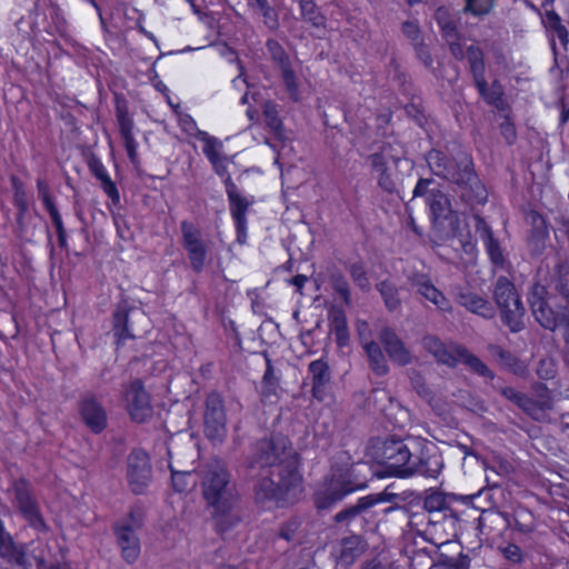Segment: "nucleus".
Masks as SVG:
<instances>
[{
    "label": "nucleus",
    "instance_id": "nucleus-1",
    "mask_svg": "<svg viewBox=\"0 0 569 569\" xmlns=\"http://www.w3.org/2000/svg\"><path fill=\"white\" fill-rule=\"evenodd\" d=\"M300 456L288 437L277 433L256 441L246 460L247 477L256 480L254 500L261 506L286 507L303 491Z\"/></svg>",
    "mask_w": 569,
    "mask_h": 569
},
{
    "label": "nucleus",
    "instance_id": "nucleus-2",
    "mask_svg": "<svg viewBox=\"0 0 569 569\" xmlns=\"http://www.w3.org/2000/svg\"><path fill=\"white\" fill-rule=\"evenodd\" d=\"M369 449L371 457L385 469L381 476L435 479L445 466L439 447L423 438L377 437L370 440Z\"/></svg>",
    "mask_w": 569,
    "mask_h": 569
},
{
    "label": "nucleus",
    "instance_id": "nucleus-3",
    "mask_svg": "<svg viewBox=\"0 0 569 569\" xmlns=\"http://www.w3.org/2000/svg\"><path fill=\"white\" fill-rule=\"evenodd\" d=\"M527 301L535 320L545 330L561 329V338L569 349V261L561 257L548 267L545 283L533 282Z\"/></svg>",
    "mask_w": 569,
    "mask_h": 569
},
{
    "label": "nucleus",
    "instance_id": "nucleus-4",
    "mask_svg": "<svg viewBox=\"0 0 569 569\" xmlns=\"http://www.w3.org/2000/svg\"><path fill=\"white\" fill-rule=\"evenodd\" d=\"M426 160L433 174L457 186L456 191L463 202L470 206L487 202L488 191L475 170L471 156L461 152L449 158L442 151L432 149Z\"/></svg>",
    "mask_w": 569,
    "mask_h": 569
},
{
    "label": "nucleus",
    "instance_id": "nucleus-5",
    "mask_svg": "<svg viewBox=\"0 0 569 569\" xmlns=\"http://www.w3.org/2000/svg\"><path fill=\"white\" fill-rule=\"evenodd\" d=\"M202 496L211 507L236 505L238 492L224 461L212 459L200 469Z\"/></svg>",
    "mask_w": 569,
    "mask_h": 569
},
{
    "label": "nucleus",
    "instance_id": "nucleus-6",
    "mask_svg": "<svg viewBox=\"0 0 569 569\" xmlns=\"http://www.w3.org/2000/svg\"><path fill=\"white\" fill-rule=\"evenodd\" d=\"M430 210L432 229L437 237L441 240L460 238L459 242L466 253L475 250V243L470 239H462L460 229V218L457 211L452 210L448 196L440 190L436 192L433 198L427 203Z\"/></svg>",
    "mask_w": 569,
    "mask_h": 569
},
{
    "label": "nucleus",
    "instance_id": "nucleus-7",
    "mask_svg": "<svg viewBox=\"0 0 569 569\" xmlns=\"http://www.w3.org/2000/svg\"><path fill=\"white\" fill-rule=\"evenodd\" d=\"M492 297L500 311L501 322L511 332H519L525 328L523 317L526 308L515 284L505 276L497 278Z\"/></svg>",
    "mask_w": 569,
    "mask_h": 569
},
{
    "label": "nucleus",
    "instance_id": "nucleus-8",
    "mask_svg": "<svg viewBox=\"0 0 569 569\" xmlns=\"http://www.w3.org/2000/svg\"><path fill=\"white\" fill-rule=\"evenodd\" d=\"M147 315L138 307L121 300L112 313V332L118 345L141 337L148 329Z\"/></svg>",
    "mask_w": 569,
    "mask_h": 569
},
{
    "label": "nucleus",
    "instance_id": "nucleus-9",
    "mask_svg": "<svg viewBox=\"0 0 569 569\" xmlns=\"http://www.w3.org/2000/svg\"><path fill=\"white\" fill-rule=\"evenodd\" d=\"M13 505L28 525L39 532H48L49 526L42 517L31 485L24 478H20L13 482Z\"/></svg>",
    "mask_w": 569,
    "mask_h": 569
},
{
    "label": "nucleus",
    "instance_id": "nucleus-10",
    "mask_svg": "<svg viewBox=\"0 0 569 569\" xmlns=\"http://www.w3.org/2000/svg\"><path fill=\"white\" fill-rule=\"evenodd\" d=\"M141 527L142 519L133 510L129 512L128 518L117 521L112 527L122 558L128 563H133L140 555V540L137 530Z\"/></svg>",
    "mask_w": 569,
    "mask_h": 569
},
{
    "label": "nucleus",
    "instance_id": "nucleus-11",
    "mask_svg": "<svg viewBox=\"0 0 569 569\" xmlns=\"http://www.w3.org/2000/svg\"><path fill=\"white\" fill-rule=\"evenodd\" d=\"M203 433L211 442H222L227 436V415L220 393L212 391L204 400Z\"/></svg>",
    "mask_w": 569,
    "mask_h": 569
},
{
    "label": "nucleus",
    "instance_id": "nucleus-12",
    "mask_svg": "<svg viewBox=\"0 0 569 569\" xmlns=\"http://www.w3.org/2000/svg\"><path fill=\"white\" fill-rule=\"evenodd\" d=\"M181 244L188 253L191 269L200 273L206 264L208 243L202 239V233L192 222L183 220L180 223Z\"/></svg>",
    "mask_w": 569,
    "mask_h": 569
},
{
    "label": "nucleus",
    "instance_id": "nucleus-13",
    "mask_svg": "<svg viewBox=\"0 0 569 569\" xmlns=\"http://www.w3.org/2000/svg\"><path fill=\"white\" fill-rule=\"evenodd\" d=\"M127 478L133 493L144 492L152 479V468L148 453L133 449L127 458Z\"/></svg>",
    "mask_w": 569,
    "mask_h": 569
},
{
    "label": "nucleus",
    "instance_id": "nucleus-14",
    "mask_svg": "<svg viewBox=\"0 0 569 569\" xmlns=\"http://www.w3.org/2000/svg\"><path fill=\"white\" fill-rule=\"evenodd\" d=\"M123 400L130 418L143 423L152 417L150 396L140 379L132 380L124 389Z\"/></svg>",
    "mask_w": 569,
    "mask_h": 569
},
{
    "label": "nucleus",
    "instance_id": "nucleus-15",
    "mask_svg": "<svg viewBox=\"0 0 569 569\" xmlns=\"http://www.w3.org/2000/svg\"><path fill=\"white\" fill-rule=\"evenodd\" d=\"M78 411L84 426L94 435H100L108 427V413L101 399L93 392H84L79 402Z\"/></svg>",
    "mask_w": 569,
    "mask_h": 569
},
{
    "label": "nucleus",
    "instance_id": "nucleus-16",
    "mask_svg": "<svg viewBox=\"0 0 569 569\" xmlns=\"http://www.w3.org/2000/svg\"><path fill=\"white\" fill-rule=\"evenodd\" d=\"M379 340L393 363L405 367L412 362L413 356L392 328L383 327L380 330Z\"/></svg>",
    "mask_w": 569,
    "mask_h": 569
},
{
    "label": "nucleus",
    "instance_id": "nucleus-17",
    "mask_svg": "<svg viewBox=\"0 0 569 569\" xmlns=\"http://www.w3.org/2000/svg\"><path fill=\"white\" fill-rule=\"evenodd\" d=\"M528 220L531 229L527 237V247L531 257H540L545 252L549 239L547 220L533 210L528 213Z\"/></svg>",
    "mask_w": 569,
    "mask_h": 569
},
{
    "label": "nucleus",
    "instance_id": "nucleus-18",
    "mask_svg": "<svg viewBox=\"0 0 569 569\" xmlns=\"http://www.w3.org/2000/svg\"><path fill=\"white\" fill-rule=\"evenodd\" d=\"M224 186L230 203V212L236 222L238 240L242 242L241 238L246 237V214L248 211L249 202L239 193L237 186L234 184L230 177H227V179H224Z\"/></svg>",
    "mask_w": 569,
    "mask_h": 569
},
{
    "label": "nucleus",
    "instance_id": "nucleus-19",
    "mask_svg": "<svg viewBox=\"0 0 569 569\" xmlns=\"http://www.w3.org/2000/svg\"><path fill=\"white\" fill-rule=\"evenodd\" d=\"M355 490L356 487L345 488L339 483L325 479L322 488L318 489L313 495L315 507L319 511L328 510Z\"/></svg>",
    "mask_w": 569,
    "mask_h": 569
},
{
    "label": "nucleus",
    "instance_id": "nucleus-20",
    "mask_svg": "<svg viewBox=\"0 0 569 569\" xmlns=\"http://www.w3.org/2000/svg\"><path fill=\"white\" fill-rule=\"evenodd\" d=\"M353 461L348 451H338L332 457L330 475L326 477L327 480L341 485L345 488L356 487L362 488L363 486L355 485L352 481L351 468Z\"/></svg>",
    "mask_w": 569,
    "mask_h": 569
},
{
    "label": "nucleus",
    "instance_id": "nucleus-21",
    "mask_svg": "<svg viewBox=\"0 0 569 569\" xmlns=\"http://www.w3.org/2000/svg\"><path fill=\"white\" fill-rule=\"evenodd\" d=\"M423 349L429 352L439 363L455 368L458 363V356L455 346H446L437 336L426 335L421 340Z\"/></svg>",
    "mask_w": 569,
    "mask_h": 569
},
{
    "label": "nucleus",
    "instance_id": "nucleus-22",
    "mask_svg": "<svg viewBox=\"0 0 569 569\" xmlns=\"http://www.w3.org/2000/svg\"><path fill=\"white\" fill-rule=\"evenodd\" d=\"M488 350L503 369L520 378H526L528 376V366L513 352L503 349L499 345H489Z\"/></svg>",
    "mask_w": 569,
    "mask_h": 569
},
{
    "label": "nucleus",
    "instance_id": "nucleus-23",
    "mask_svg": "<svg viewBox=\"0 0 569 569\" xmlns=\"http://www.w3.org/2000/svg\"><path fill=\"white\" fill-rule=\"evenodd\" d=\"M457 302L485 319H492L496 316V308L491 302L477 293L461 291L457 295Z\"/></svg>",
    "mask_w": 569,
    "mask_h": 569
},
{
    "label": "nucleus",
    "instance_id": "nucleus-24",
    "mask_svg": "<svg viewBox=\"0 0 569 569\" xmlns=\"http://www.w3.org/2000/svg\"><path fill=\"white\" fill-rule=\"evenodd\" d=\"M373 152L367 157L369 163L381 162L389 164L392 162L395 167H398L402 161L401 146L398 142L380 141L375 142L371 147Z\"/></svg>",
    "mask_w": 569,
    "mask_h": 569
},
{
    "label": "nucleus",
    "instance_id": "nucleus-25",
    "mask_svg": "<svg viewBox=\"0 0 569 569\" xmlns=\"http://www.w3.org/2000/svg\"><path fill=\"white\" fill-rule=\"evenodd\" d=\"M211 508L213 526L220 536H224L241 522V517L236 509V505L228 507L216 506Z\"/></svg>",
    "mask_w": 569,
    "mask_h": 569
},
{
    "label": "nucleus",
    "instance_id": "nucleus-26",
    "mask_svg": "<svg viewBox=\"0 0 569 569\" xmlns=\"http://www.w3.org/2000/svg\"><path fill=\"white\" fill-rule=\"evenodd\" d=\"M117 121L119 124L120 134L123 139L124 148L131 162L137 160V143L132 134L133 122L129 118L128 111L124 107L117 106L116 109Z\"/></svg>",
    "mask_w": 569,
    "mask_h": 569
},
{
    "label": "nucleus",
    "instance_id": "nucleus-27",
    "mask_svg": "<svg viewBox=\"0 0 569 569\" xmlns=\"http://www.w3.org/2000/svg\"><path fill=\"white\" fill-rule=\"evenodd\" d=\"M455 351L458 356V361L461 360L472 372L490 380L495 379V372L489 369V367L479 357L471 353L466 347L456 345Z\"/></svg>",
    "mask_w": 569,
    "mask_h": 569
},
{
    "label": "nucleus",
    "instance_id": "nucleus-28",
    "mask_svg": "<svg viewBox=\"0 0 569 569\" xmlns=\"http://www.w3.org/2000/svg\"><path fill=\"white\" fill-rule=\"evenodd\" d=\"M371 172L375 174L377 179L378 187L388 194H399L400 191L398 189V181L391 171L389 164L376 162L370 163Z\"/></svg>",
    "mask_w": 569,
    "mask_h": 569
},
{
    "label": "nucleus",
    "instance_id": "nucleus-29",
    "mask_svg": "<svg viewBox=\"0 0 569 569\" xmlns=\"http://www.w3.org/2000/svg\"><path fill=\"white\" fill-rule=\"evenodd\" d=\"M376 289L380 293L383 305L389 312H395L401 309V288L397 287L395 282L389 279L382 280L376 284Z\"/></svg>",
    "mask_w": 569,
    "mask_h": 569
},
{
    "label": "nucleus",
    "instance_id": "nucleus-30",
    "mask_svg": "<svg viewBox=\"0 0 569 569\" xmlns=\"http://www.w3.org/2000/svg\"><path fill=\"white\" fill-rule=\"evenodd\" d=\"M309 372L312 377L313 396L319 397L331 379L329 365L323 359L315 360L309 365Z\"/></svg>",
    "mask_w": 569,
    "mask_h": 569
},
{
    "label": "nucleus",
    "instance_id": "nucleus-31",
    "mask_svg": "<svg viewBox=\"0 0 569 569\" xmlns=\"http://www.w3.org/2000/svg\"><path fill=\"white\" fill-rule=\"evenodd\" d=\"M301 19L316 29H326L327 18L313 0H298Z\"/></svg>",
    "mask_w": 569,
    "mask_h": 569
},
{
    "label": "nucleus",
    "instance_id": "nucleus-32",
    "mask_svg": "<svg viewBox=\"0 0 569 569\" xmlns=\"http://www.w3.org/2000/svg\"><path fill=\"white\" fill-rule=\"evenodd\" d=\"M542 23L547 31L557 37L562 48L567 50L569 43V31L562 23L560 16L553 10H547L542 18Z\"/></svg>",
    "mask_w": 569,
    "mask_h": 569
},
{
    "label": "nucleus",
    "instance_id": "nucleus-33",
    "mask_svg": "<svg viewBox=\"0 0 569 569\" xmlns=\"http://www.w3.org/2000/svg\"><path fill=\"white\" fill-rule=\"evenodd\" d=\"M473 498V496H458L455 493H441V492H431L425 498L423 508L429 511H441L448 508V501L452 500H461L463 502H468Z\"/></svg>",
    "mask_w": 569,
    "mask_h": 569
},
{
    "label": "nucleus",
    "instance_id": "nucleus-34",
    "mask_svg": "<svg viewBox=\"0 0 569 569\" xmlns=\"http://www.w3.org/2000/svg\"><path fill=\"white\" fill-rule=\"evenodd\" d=\"M433 17L446 40L460 38L456 20L446 7L437 8Z\"/></svg>",
    "mask_w": 569,
    "mask_h": 569
},
{
    "label": "nucleus",
    "instance_id": "nucleus-35",
    "mask_svg": "<svg viewBox=\"0 0 569 569\" xmlns=\"http://www.w3.org/2000/svg\"><path fill=\"white\" fill-rule=\"evenodd\" d=\"M262 356L266 359V371L261 381V396L262 398L268 399L272 396H277L280 379L278 376H276L274 368L269 357V353L267 351H263Z\"/></svg>",
    "mask_w": 569,
    "mask_h": 569
},
{
    "label": "nucleus",
    "instance_id": "nucleus-36",
    "mask_svg": "<svg viewBox=\"0 0 569 569\" xmlns=\"http://www.w3.org/2000/svg\"><path fill=\"white\" fill-rule=\"evenodd\" d=\"M466 58L469 62L470 72L473 78V82H482V77H485L486 64H485V54L480 47L478 46H469L466 49Z\"/></svg>",
    "mask_w": 569,
    "mask_h": 569
},
{
    "label": "nucleus",
    "instance_id": "nucleus-37",
    "mask_svg": "<svg viewBox=\"0 0 569 569\" xmlns=\"http://www.w3.org/2000/svg\"><path fill=\"white\" fill-rule=\"evenodd\" d=\"M363 348L369 358L371 370L377 376H386L389 371V367L380 346L375 341H369Z\"/></svg>",
    "mask_w": 569,
    "mask_h": 569
},
{
    "label": "nucleus",
    "instance_id": "nucleus-38",
    "mask_svg": "<svg viewBox=\"0 0 569 569\" xmlns=\"http://www.w3.org/2000/svg\"><path fill=\"white\" fill-rule=\"evenodd\" d=\"M375 500L376 499H373L372 496L362 497L358 500L356 505L347 507L343 510L339 511L333 519L337 523L348 525L360 513L371 508L375 505Z\"/></svg>",
    "mask_w": 569,
    "mask_h": 569
},
{
    "label": "nucleus",
    "instance_id": "nucleus-39",
    "mask_svg": "<svg viewBox=\"0 0 569 569\" xmlns=\"http://www.w3.org/2000/svg\"><path fill=\"white\" fill-rule=\"evenodd\" d=\"M506 519L508 526L513 527L517 531L521 533H531L535 530V522L532 519V513L527 509H520L512 517V522L510 520V515L502 513Z\"/></svg>",
    "mask_w": 569,
    "mask_h": 569
},
{
    "label": "nucleus",
    "instance_id": "nucleus-40",
    "mask_svg": "<svg viewBox=\"0 0 569 569\" xmlns=\"http://www.w3.org/2000/svg\"><path fill=\"white\" fill-rule=\"evenodd\" d=\"M478 89L481 98L490 106L499 107V103L502 101V88L500 83L495 80L491 83V87H488V82L485 77H482V82H473Z\"/></svg>",
    "mask_w": 569,
    "mask_h": 569
},
{
    "label": "nucleus",
    "instance_id": "nucleus-41",
    "mask_svg": "<svg viewBox=\"0 0 569 569\" xmlns=\"http://www.w3.org/2000/svg\"><path fill=\"white\" fill-rule=\"evenodd\" d=\"M332 331L336 336V341L339 347H345L349 342V331L347 326V318L342 310H335L331 313Z\"/></svg>",
    "mask_w": 569,
    "mask_h": 569
},
{
    "label": "nucleus",
    "instance_id": "nucleus-42",
    "mask_svg": "<svg viewBox=\"0 0 569 569\" xmlns=\"http://www.w3.org/2000/svg\"><path fill=\"white\" fill-rule=\"evenodd\" d=\"M0 558L7 561V566L19 567V568H30L32 567L29 561L27 553L24 551L23 546H17L14 542L8 548L6 555H1Z\"/></svg>",
    "mask_w": 569,
    "mask_h": 569
},
{
    "label": "nucleus",
    "instance_id": "nucleus-43",
    "mask_svg": "<svg viewBox=\"0 0 569 569\" xmlns=\"http://www.w3.org/2000/svg\"><path fill=\"white\" fill-rule=\"evenodd\" d=\"M263 118L267 126L274 133V136L281 139L283 137V126L281 119L279 118L277 106L273 102H264Z\"/></svg>",
    "mask_w": 569,
    "mask_h": 569
},
{
    "label": "nucleus",
    "instance_id": "nucleus-44",
    "mask_svg": "<svg viewBox=\"0 0 569 569\" xmlns=\"http://www.w3.org/2000/svg\"><path fill=\"white\" fill-rule=\"evenodd\" d=\"M193 137L204 142L203 153L209 161L221 156L220 151L222 149V142L218 138L209 136L202 130H197V132L193 133Z\"/></svg>",
    "mask_w": 569,
    "mask_h": 569
},
{
    "label": "nucleus",
    "instance_id": "nucleus-45",
    "mask_svg": "<svg viewBox=\"0 0 569 569\" xmlns=\"http://www.w3.org/2000/svg\"><path fill=\"white\" fill-rule=\"evenodd\" d=\"M518 408L537 422L543 421L546 418V413L548 412V410L546 408H542L536 399L527 396L526 393L523 395L522 400L518 405Z\"/></svg>",
    "mask_w": 569,
    "mask_h": 569
},
{
    "label": "nucleus",
    "instance_id": "nucleus-46",
    "mask_svg": "<svg viewBox=\"0 0 569 569\" xmlns=\"http://www.w3.org/2000/svg\"><path fill=\"white\" fill-rule=\"evenodd\" d=\"M409 379L411 387L418 393L419 397L427 401H431L433 399V391L429 388V386L426 382V379L423 378L420 371L411 369L409 371Z\"/></svg>",
    "mask_w": 569,
    "mask_h": 569
},
{
    "label": "nucleus",
    "instance_id": "nucleus-47",
    "mask_svg": "<svg viewBox=\"0 0 569 569\" xmlns=\"http://www.w3.org/2000/svg\"><path fill=\"white\" fill-rule=\"evenodd\" d=\"M487 253L490 258L491 263L497 268H505L507 262L506 257L503 254V250L500 246L498 239L493 237L483 241Z\"/></svg>",
    "mask_w": 569,
    "mask_h": 569
},
{
    "label": "nucleus",
    "instance_id": "nucleus-48",
    "mask_svg": "<svg viewBox=\"0 0 569 569\" xmlns=\"http://www.w3.org/2000/svg\"><path fill=\"white\" fill-rule=\"evenodd\" d=\"M436 182L431 178H420L412 191V199L415 198H425L426 202L430 201V198H433L436 192H440L438 188L435 187Z\"/></svg>",
    "mask_w": 569,
    "mask_h": 569
},
{
    "label": "nucleus",
    "instance_id": "nucleus-49",
    "mask_svg": "<svg viewBox=\"0 0 569 569\" xmlns=\"http://www.w3.org/2000/svg\"><path fill=\"white\" fill-rule=\"evenodd\" d=\"M169 468L171 470V482L174 491L180 493L187 492L194 486L196 481L192 479L191 472L176 471L170 465Z\"/></svg>",
    "mask_w": 569,
    "mask_h": 569
},
{
    "label": "nucleus",
    "instance_id": "nucleus-50",
    "mask_svg": "<svg viewBox=\"0 0 569 569\" xmlns=\"http://www.w3.org/2000/svg\"><path fill=\"white\" fill-rule=\"evenodd\" d=\"M353 282L365 292L370 290V282L362 262H355L348 267Z\"/></svg>",
    "mask_w": 569,
    "mask_h": 569
},
{
    "label": "nucleus",
    "instance_id": "nucleus-51",
    "mask_svg": "<svg viewBox=\"0 0 569 569\" xmlns=\"http://www.w3.org/2000/svg\"><path fill=\"white\" fill-rule=\"evenodd\" d=\"M495 1L496 0H466L463 12L471 13L476 17L486 16L492 10Z\"/></svg>",
    "mask_w": 569,
    "mask_h": 569
},
{
    "label": "nucleus",
    "instance_id": "nucleus-52",
    "mask_svg": "<svg viewBox=\"0 0 569 569\" xmlns=\"http://www.w3.org/2000/svg\"><path fill=\"white\" fill-rule=\"evenodd\" d=\"M531 390L533 396L542 408H546L548 411L553 408V400L551 396L550 389L542 382H535L531 386Z\"/></svg>",
    "mask_w": 569,
    "mask_h": 569
},
{
    "label": "nucleus",
    "instance_id": "nucleus-53",
    "mask_svg": "<svg viewBox=\"0 0 569 569\" xmlns=\"http://www.w3.org/2000/svg\"><path fill=\"white\" fill-rule=\"evenodd\" d=\"M11 188L13 190L14 207H29V198L24 189V183L17 177H10Z\"/></svg>",
    "mask_w": 569,
    "mask_h": 569
},
{
    "label": "nucleus",
    "instance_id": "nucleus-54",
    "mask_svg": "<svg viewBox=\"0 0 569 569\" xmlns=\"http://www.w3.org/2000/svg\"><path fill=\"white\" fill-rule=\"evenodd\" d=\"M332 289L338 293L346 305H350V289L349 283L343 274L332 273L330 277Z\"/></svg>",
    "mask_w": 569,
    "mask_h": 569
},
{
    "label": "nucleus",
    "instance_id": "nucleus-55",
    "mask_svg": "<svg viewBox=\"0 0 569 569\" xmlns=\"http://www.w3.org/2000/svg\"><path fill=\"white\" fill-rule=\"evenodd\" d=\"M419 295L423 296L427 300L431 301L440 310H447L449 308L448 299L432 283L425 288V290L419 292Z\"/></svg>",
    "mask_w": 569,
    "mask_h": 569
},
{
    "label": "nucleus",
    "instance_id": "nucleus-56",
    "mask_svg": "<svg viewBox=\"0 0 569 569\" xmlns=\"http://www.w3.org/2000/svg\"><path fill=\"white\" fill-rule=\"evenodd\" d=\"M401 32L411 41L412 47H415L417 42L423 41L421 38V29L417 20L403 21L401 23Z\"/></svg>",
    "mask_w": 569,
    "mask_h": 569
},
{
    "label": "nucleus",
    "instance_id": "nucleus-57",
    "mask_svg": "<svg viewBox=\"0 0 569 569\" xmlns=\"http://www.w3.org/2000/svg\"><path fill=\"white\" fill-rule=\"evenodd\" d=\"M536 373L542 380L553 379L557 375L556 361L552 358L540 359L536 369Z\"/></svg>",
    "mask_w": 569,
    "mask_h": 569
},
{
    "label": "nucleus",
    "instance_id": "nucleus-58",
    "mask_svg": "<svg viewBox=\"0 0 569 569\" xmlns=\"http://www.w3.org/2000/svg\"><path fill=\"white\" fill-rule=\"evenodd\" d=\"M267 49L271 54L273 61H276L281 68L289 66V57L282 46L276 40L267 41Z\"/></svg>",
    "mask_w": 569,
    "mask_h": 569
},
{
    "label": "nucleus",
    "instance_id": "nucleus-59",
    "mask_svg": "<svg viewBox=\"0 0 569 569\" xmlns=\"http://www.w3.org/2000/svg\"><path fill=\"white\" fill-rule=\"evenodd\" d=\"M346 120L347 114L339 107H332L330 108L329 113H323V123L326 127L338 129L340 127V123Z\"/></svg>",
    "mask_w": 569,
    "mask_h": 569
},
{
    "label": "nucleus",
    "instance_id": "nucleus-60",
    "mask_svg": "<svg viewBox=\"0 0 569 569\" xmlns=\"http://www.w3.org/2000/svg\"><path fill=\"white\" fill-rule=\"evenodd\" d=\"M417 59L429 70H432L433 59L428 46L422 42H417L413 47Z\"/></svg>",
    "mask_w": 569,
    "mask_h": 569
},
{
    "label": "nucleus",
    "instance_id": "nucleus-61",
    "mask_svg": "<svg viewBox=\"0 0 569 569\" xmlns=\"http://www.w3.org/2000/svg\"><path fill=\"white\" fill-rule=\"evenodd\" d=\"M405 112L408 118L412 119L418 126L422 127L426 121L423 108L420 103L410 102L405 106Z\"/></svg>",
    "mask_w": 569,
    "mask_h": 569
},
{
    "label": "nucleus",
    "instance_id": "nucleus-62",
    "mask_svg": "<svg viewBox=\"0 0 569 569\" xmlns=\"http://www.w3.org/2000/svg\"><path fill=\"white\" fill-rule=\"evenodd\" d=\"M492 388L498 391L505 399L509 400L518 407L525 393L516 390L509 386L492 385Z\"/></svg>",
    "mask_w": 569,
    "mask_h": 569
},
{
    "label": "nucleus",
    "instance_id": "nucleus-63",
    "mask_svg": "<svg viewBox=\"0 0 569 569\" xmlns=\"http://www.w3.org/2000/svg\"><path fill=\"white\" fill-rule=\"evenodd\" d=\"M299 521L296 519H291L281 523L278 530V537L288 542L292 541L299 528Z\"/></svg>",
    "mask_w": 569,
    "mask_h": 569
},
{
    "label": "nucleus",
    "instance_id": "nucleus-64",
    "mask_svg": "<svg viewBox=\"0 0 569 569\" xmlns=\"http://www.w3.org/2000/svg\"><path fill=\"white\" fill-rule=\"evenodd\" d=\"M37 189H38V196L42 200L44 208L47 211L51 210L52 208H56V204L50 196L49 184L43 179L37 180Z\"/></svg>",
    "mask_w": 569,
    "mask_h": 569
}]
</instances>
